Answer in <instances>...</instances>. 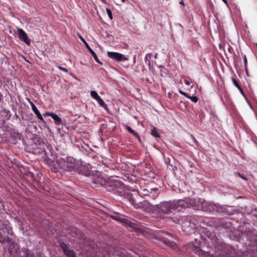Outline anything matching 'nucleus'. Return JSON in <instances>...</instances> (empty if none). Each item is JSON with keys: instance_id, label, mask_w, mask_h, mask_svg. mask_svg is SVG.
<instances>
[{"instance_id": "obj_32", "label": "nucleus", "mask_w": 257, "mask_h": 257, "mask_svg": "<svg viewBox=\"0 0 257 257\" xmlns=\"http://www.w3.org/2000/svg\"><path fill=\"white\" fill-rule=\"evenodd\" d=\"M232 82L233 83V84L237 88H238L240 86L239 84V83L238 82V81L234 78H232Z\"/></svg>"}, {"instance_id": "obj_6", "label": "nucleus", "mask_w": 257, "mask_h": 257, "mask_svg": "<svg viewBox=\"0 0 257 257\" xmlns=\"http://www.w3.org/2000/svg\"><path fill=\"white\" fill-rule=\"evenodd\" d=\"M203 211L209 212L212 214H216L218 213H226V208L225 206H220L218 204L205 201Z\"/></svg>"}, {"instance_id": "obj_48", "label": "nucleus", "mask_w": 257, "mask_h": 257, "mask_svg": "<svg viewBox=\"0 0 257 257\" xmlns=\"http://www.w3.org/2000/svg\"><path fill=\"white\" fill-rule=\"evenodd\" d=\"M146 58V59H148V55H147L146 56V58Z\"/></svg>"}, {"instance_id": "obj_3", "label": "nucleus", "mask_w": 257, "mask_h": 257, "mask_svg": "<svg viewBox=\"0 0 257 257\" xmlns=\"http://www.w3.org/2000/svg\"><path fill=\"white\" fill-rule=\"evenodd\" d=\"M242 237L246 239V251L252 257H257V231L249 223H244L239 227Z\"/></svg>"}, {"instance_id": "obj_35", "label": "nucleus", "mask_w": 257, "mask_h": 257, "mask_svg": "<svg viewBox=\"0 0 257 257\" xmlns=\"http://www.w3.org/2000/svg\"><path fill=\"white\" fill-rule=\"evenodd\" d=\"M191 137L194 143L196 145V146H198L199 145V143L195 139V138L193 135H191Z\"/></svg>"}, {"instance_id": "obj_13", "label": "nucleus", "mask_w": 257, "mask_h": 257, "mask_svg": "<svg viewBox=\"0 0 257 257\" xmlns=\"http://www.w3.org/2000/svg\"><path fill=\"white\" fill-rule=\"evenodd\" d=\"M173 210L182 211L188 207V201L185 200H173L171 201Z\"/></svg>"}, {"instance_id": "obj_37", "label": "nucleus", "mask_w": 257, "mask_h": 257, "mask_svg": "<svg viewBox=\"0 0 257 257\" xmlns=\"http://www.w3.org/2000/svg\"><path fill=\"white\" fill-rule=\"evenodd\" d=\"M237 175L239 177L242 178L243 179L246 180V178L245 177H244L243 176H242L241 174H240V173H237Z\"/></svg>"}, {"instance_id": "obj_9", "label": "nucleus", "mask_w": 257, "mask_h": 257, "mask_svg": "<svg viewBox=\"0 0 257 257\" xmlns=\"http://www.w3.org/2000/svg\"><path fill=\"white\" fill-rule=\"evenodd\" d=\"M188 207H192L194 210H203L205 201L200 198H189L187 199Z\"/></svg>"}, {"instance_id": "obj_34", "label": "nucleus", "mask_w": 257, "mask_h": 257, "mask_svg": "<svg viewBox=\"0 0 257 257\" xmlns=\"http://www.w3.org/2000/svg\"><path fill=\"white\" fill-rule=\"evenodd\" d=\"M58 68H59V69H60L64 72H68V69L65 67H63L62 66H58Z\"/></svg>"}, {"instance_id": "obj_41", "label": "nucleus", "mask_w": 257, "mask_h": 257, "mask_svg": "<svg viewBox=\"0 0 257 257\" xmlns=\"http://www.w3.org/2000/svg\"><path fill=\"white\" fill-rule=\"evenodd\" d=\"M158 194H153L152 195V197L153 199H155L157 196H158Z\"/></svg>"}, {"instance_id": "obj_21", "label": "nucleus", "mask_w": 257, "mask_h": 257, "mask_svg": "<svg viewBox=\"0 0 257 257\" xmlns=\"http://www.w3.org/2000/svg\"><path fill=\"white\" fill-rule=\"evenodd\" d=\"M157 190V188H152L151 189V191H150L147 189H144L142 190V191L139 192V194L140 196L144 197L149 196L150 194L152 193L153 191H156Z\"/></svg>"}, {"instance_id": "obj_4", "label": "nucleus", "mask_w": 257, "mask_h": 257, "mask_svg": "<svg viewBox=\"0 0 257 257\" xmlns=\"http://www.w3.org/2000/svg\"><path fill=\"white\" fill-rule=\"evenodd\" d=\"M56 162L60 168L68 172L76 171L79 166V161L71 157L60 158L56 160Z\"/></svg>"}, {"instance_id": "obj_18", "label": "nucleus", "mask_w": 257, "mask_h": 257, "mask_svg": "<svg viewBox=\"0 0 257 257\" xmlns=\"http://www.w3.org/2000/svg\"><path fill=\"white\" fill-rule=\"evenodd\" d=\"M28 100L31 105V108H32L33 111H34L35 114L37 115V117L38 118L39 121L42 122H45V120H44L42 114H41V113L40 112V111L38 109V108L36 107V106L34 104V103L33 102H32L29 98L28 99Z\"/></svg>"}, {"instance_id": "obj_10", "label": "nucleus", "mask_w": 257, "mask_h": 257, "mask_svg": "<svg viewBox=\"0 0 257 257\" xmlns=\"http://www.w3.org/2000/svg\"><path fill=\"white\" fill-rule=\"evenodd\" d=\"M215 226L218 230H223L224 229L227 231H231L233 228L232 224L230 222L223 219L217 220Z\"/></svg>"}, {"instance_id": "obj_22", "label": "nucleus", "mask_w": 257, "mask_h": 257, "mask_svg": "<svg viewBox=\"0 0 257 257\" xmlns=\"http://www.w3.org/2000/svg\"><path fill=\"white\" fill-rule=\"evenodd\" d=\"M125 128L130 133H131L134 136L137 138L138 139V140H141V138L137 132H136L134 130H133L130 126L125 125Z\"/></svg>"}, {"instance_id": "obj_1", "label": "nucleus", "mask_w": 257, "mask_h": 257, "mask_svg": "<svg viewBox=\"0 0 257 257\" xmlns=\"http://www.w3.org/2000/svg\"><path fill=\"white\" fill-rule=\"evenodd\" d=\"M194 241L189 242L187 248L199 257H233L235 250L231 245L219 242L214 231L201 227Z\"/></svg>"}, {"instance_id": "obj_47", "label": "nucleus", "mask_w": 257, "mask_h": 257, "mask_svg": "<svg viewBox=\"0 0 257 257\" xmlns=\"http://www.w3.org/2000/svg\"><path fill=\"white\" fill-rule=\"evenodd\" d=\"M122 2V3H125V0H121Z\"/></svg>"}, {"instance_id": "obj_14", "label": "nucleus", "mask_w": 257, "mask_h": 257, "mask_svg": "<svg viewBox=\"0 0 257 257\" xmlns=\"http://www.w3.org/2000/svg\"><path fill=\"white\" fill-rule=\"evenodd\" d=\"M59 245L67 257H77L75 252L70 248L69 244L61 242Z\"/></svg>"}, {"instance_id": "obj_26", "label": "nucleus", "mask_w": 257, "mask_h": 257, "mask_svg": "<svg viewBox=\"0 0 257 257\" xmlns=\"http://www.w3.org/2000/svg\"><path fill=\"white\" fill-rule=\"evenodd\" d=\"M95 100L101 107H104L106 106V104L100 96H98Z\"/></svg>"}, {"instance_id": "obj_30", "label": "nucleus", "mask_w": 257, "mask_h": 257, "mask_svg": "<svg viewBox=\"0 0 257 257\" xmlns=\"http://www.w3.org/2000/svg\"><path fill=\"white\" fill-rule=\"evenodd\" d=\"M90 95L91 97L95 99H96L98 96H99L95 91H91L90 92Z\"/></svg>"}, {"instance_id": "obj_25", "label": "nucleus", "mask_w": 257, "mask_h": 257, "mask_svg": "<svg viewBox=\"0 0 257 257\" xmlns=\"http://www.w3.org/2000/svg\"><path fill=\"white\" fill-rule=\"evenodd\" d=\"M164 242L165 244H166L167 246L173 249H175L177 247V245L174 241L165 239V240H164Z\"/></svg>"}, {"instance_id": "obj_46", "label": "nucleus", "mask_w": 257, "mask_h": 257, "mask_svg": "<svg viewBox=\"0 0 257 257\" xmlns=\"http://www.w3.org/2000/svg\"><path fill=\"white\" fill-rule=\"evenodd\" d=\"M158 54L156 53L155 55V58L156 59L157 58Z\"/></svg>"}, {"instance_id": "obj_36", "label": "nucleus", "mask_w": 257, "mask_h": 257, "mask_svg": "<svg viewBox=\"0 0 257 257\" xmlns=\"http://www.w3.org/2000/svg\"><path fill=\"white\" fill-rule=\"evenodd\" d=\"M53 114H54L53 112H46L44 114V116H50L52 117Z\"/></svg>"}, {"instance_id": "obj_28", "label": "nucleus", "mask_w": 257, "mask_h": 257, "mask_svg": "<svg viewBox=\"0 0 257 257\" xmlns=\"http://www.w3.org/2000/svg\"><path fill=\"white\" fill-rule=\"evenodd\" d=\"M243 62H244V68H245L246 72L247 73V58L246 57V55H244L243 56Z\"/></svg>"}, {"instance_id": "obj_23", "label": "nucleus", "mask_w": 257, "mask_h": 257, "mask_svg": "<svg viewBox=\"0 0 257 257\" xmlns=\"http://www.w3.org/2000/svg\"><path fill=\"white\" fill-rule=\"evenodd\" d=\"M125 128L130 133H131L134 136L137 138L138 139V140H141V138L137 132H136L134 130H133L130 126L125 125Z\"/></svg>"}, {"instance_id": "obj_24", "label": "nucleus", "mask_w": 257, "mask_h": 257, "mask_svg": "<svg viewBox=\"0 0 257 257\" xmlns=\"http://www.w3.org/2000/svg\"><path fill=\"white\" fill-rule=\"evenodd\" d=\"M52 118L54 119L55 124L59 125L62 123V119L59 117L57 114L54 113Z\"/></svg>"}, {"instance_id": "obj_19", "label": "nucleus", "mask_w": 257, "mask_h": 257, "mask_svg": "<svg viewBox=\"0 0 257 257\" xmlns=\"http://www.w3.org/2000/svg\"><path fill=\"white\" fill-rule=\"evenodd\" d=\"M0 115L3 117V118L0 119V123L4 124L6 120L10 119L11 116V113L10 110L6 109H3L0 111Z\"/></svg>"}, {"instance_id": "obj_27", "label": "nucleus", "mask_w": 257, "mask_h": 257, "mask_svg": "<svg viewBox=\"0 0 257 257\" xmlns=\"http://www.w3.org/2000/svg\"><path fill=\"white\" fill-rule=\"evenodd\" d=\"M151 135L155 138L159 137V134L158 133L157 130L156 128H154L151 130Z\"/></svg>"}, {"instance_id": "obj_45", "label": "nucleus", "mask_w": 257, "mask_h": 257, "mask_svg": "<svg viewBox=\"0 0 257 257\" xmlns=\"http://www.w3.org/2000/svg\"><path fill=\"white\" fill-rule=\"evenodd\" d=\"M101 1H102V2L103 3H104V4H105V3H106V1H105V0H101Z\"/></svg>"}, {"instance_id": "obj_31", "label": "nucleus", "mask_w": 257, "mask_h": 257, "mask_svg": "<svg viewBox=\"0 0 257 257\" xmlns=\"http://www.w3.org/2000/svg\"><path fill=\"white\" fill-rule=\"evenodd\" d=\"M106 11L108 17L110 18V20H112L113 19V17L110 9H109V8H106Z\"/></svg>"}, {"instance_id": "obj_20", "label": "nucleus", "mask_w": 257, "mask_h": 257, "mask_svg": "<svg viewBox=\"0 0 257 257\" xmlns=\"http://www.w3.org/2000/svg\"><path fill=\"white\" fill-rule=\"evenodd\" d=\"M79 38L81 40V41L84 43L86 48L91 53V54L93 56L95 61L97 62L98 63L102 64V62L99 61L96 53L92 50V49L90 48L89 45L88 44V43L86 42V41L84 39V38L82 36H80Z\"/></svg>"}, {"instance_id": "obj_2", "label": "nucleus", "mask_w": 257, "mask_h": 257, "mask_svg": "<svg viewBox=\"0 0 257 257\" xmlns=\"http://www.w3.org/2000/svg\"><path fill=\"white\" fill-rule=\"evenodd\" d=\"M169 219L176 223L180 224L182 226V231L188 235L195 233L197 223L200 225L202 224L204 225H209L206 219L197 216L194 217L175 216L170 217Z\"/></svg>"}, {"instance_id": "obj_43", "label": "nucleus", "mask_w": 257, "mask_h": 257, "mask_svg": "<svg viewBox=\"0 0 257 257\" xmlns=\"http://www.w3.org/2000/svg\"><path fill=\"white\" fill-rule=\"evenodd\" d=\"M225 4H227V0H222Z\"/></svg>"}, {"instance_id": "obj_40", "label": "nucleus", "mask_w": 257, "mask_h": 257, "mask_svg": "<svg viewBox=\"0 0 257 257\" xmlns=\"http://www.w3.org/2000/svg\"><path fill=\"white\" fill-rule=\"evenodd\" d=\"M228 50L230 53H231L232 51H233V49L231 46H229L228 49Z\"/></svg>"}, {"instance_id": "obj_16", "label": "nucleus", "mask_w": 257, "mask_h": 257, "mask_svg": "<svg viewBox=\"0 0 257 257\" xmlns=\"http://www.w3.org/2000/svg\"><path fill=\"white\" fill-rule=\"evenodd\" d=\"M107 54L108 57L111 58L113 60H116L117 62L125 61L127 60V58L125 57L123 55L118 52L108 51L107 52Z\"/></svg>"}, {"instance_id": "obj_44", "label": "nucleus", "mask_w": 257, "mask_h": 257, "mask_svg": "<svg viewBox=\"0 0 257 257\" xmlns=\"http://www.w3.org/2000/svg\"><path fill=\"white\" fill-rule=\"evenodd\" d=\"M180 4L181 5H182L184 6V2H183V1L180 2Z\"/></svg>"}, {"instance_id": "obj_7", "label": "nucleus", "mask_w": 257, "mask_h": 257, "mask_svg": "<svg viewBox=\"0 0 257 257\" xmlns=\"http://www.w3.org/2000/svg\"><path fill=\"white\" fill-rule=\"evenodd\" d=\"M12 125H4L3 126V131H4V134L6 136H7V139L9 140V138H10V140L12 139L13 140H21L22 138V135L19 133L18 132H16L15 129L12 127Z\"/></svg>"}, {"instance_id": "obj_11", "label": "nucleus", "mask_w": 257, "mask_h": 257, "mask_svg": "<svg viewBox=\"0 0 257 257\" xmlns=\"http://www.w3.org/2000/svg\"><path fill=\"white\" fill-rule=\"evenodd\" d=\"M111 218L114 220H117L124 224L127 225L134 229H140V225L138 224L135 220H129L124 217L115 216H111Z\"/></svg>"}, {"instance_id": "obj_38", "label": "nucleus", "mask_w": 257, "mask_h": 257, "mask_svg": "<svg viewBox=\"0 0 257 257\" xmlns=\"http://www.w3.org/2000/svg\"><path fill=\"white\" fill-rule=\"evenodd\" d=\"M238 90H239V91L240 92V93L242 94V95H244V92H243V90H242V89L241 88V87H239L238 88Z\"/></svg>"}, {"instance_id": "obj_8", "label": "nucleus", "mask_w": 257, "mask_h": 257, "mask_svg": "<svg viewBox=\"0 0 257 257\" xmlns=\"http://www.w3.org/2000/svg\"><path fill=\"white\" fill-rule=\"evenodd\" d=\"M156 211L160 213L169 214L173 210L172 202L170 201H163L154 207Z\"/></svg>"}, {"instance_id": "obj_17", "label": "nucleus", "mask_w": 257, "mask_h": 257, "mask_svg": "<svg viewBox=\"0 0 257 257\" xmlns=\"http://www.w3.org/2000/svg\"><path fill=\"white\" fill-rule=\"evenodd\" d=\"M17 32L19 39L27 45H30L31 44V40L28 37L27 33L21 28H18Z\"/></svg>"}, {"instance_id": "obj_42", "label": "nucleus", "mask_w": 257, "mask_h": 257, "mask_svg": "<svg viewBox=\"0 0 257 257\" xmlns=\"http://www.w3.org/2000/svg\"><path fill=\"white\" fill-rule=\"evenodd\" d=\"M45 146L47 147V148L50 150L52 149V147L49 145H45Z\"/></svg>"}, {"instance_id": "obj_33", "label": "nucleus", "mask_w": 257, "mask_h": 257, "mask_svg": "<svg viewBox=\"0 0 257 257\" xmlns=\"http://www.w3.org/2000/svg\"><path fill=\"white\" fill-rule=\"evenodd\" d=\"M179 92L182 95H184V96H185L186 98L187 97H188V94L183 91L182 90H179Z\"/></svg>"}, {"instance_id": "obj_29", "label": "nucleus", "mask_w": 257, "mask_h": 257, "mask_svg": "<svg viewBox=\"0 0 257 257\" xmlns=\"http://www.w3.org/2000/svg\"><path fill=\"white\" fill-rule=\"evenodd\" d=\"M187 98L190 99L192 102H193L194 103L197 102L198 100V98L197 96H191L189 94H188V97H187Z\"/></svg>"}, {"instance_id": "obj_15", "label": "nucleus", "mask_w": 257, "mask_h": 257, "mask_svg": "<svg viewBox=\"0 0 257 257\" xmlns=\"http://www.w3.org/2000/svg\"><path fill=\"white\" fill-rule=\"evenodd\" d=\"M92 185L94 187H98L100 186H105L106 180L102 176L100 175L94 176L92 177Z\"/></svg>"}, {"instance_id": "obj_5", "label": "nucleus", "mask_w": 257, "mask_h": 257, "mask_svg": "<svg viewBox=\"0 0 257 257\" xmlns=\"http://www.w3.org/2000/svg\"><path fill=\"white\" fill-rule=\"evenodd\" d=\"M104 187L107 191H113L115 194L118 193L119 195H121L124 188V185L119 180H112L110 179L106 180Z\"/></svg>"}, {"instance_id": "obj_39", "label": "nucleus", "mask_w": 257, "mask_h": 257, "mask_svg": "<svg viewBox=\"0 0 257 257\" xmlns=\"http://www.w3.org/2000/svg\"><path fill=\"white\" fill-rule=\"evenodd\" d=\"M184 83L187 85L189 86L190 85V82H189V81L188 80H184Z\"/></svg>"}, {"instance_id": "obj_12", "label": "nucleus", "mask_w": 257, "mask_h": 257, "mask_svg": "<svg viewBox=\"0 0 257 257\" xmlns=\"http://www.w3.org/2000/svg\"><path fill=\"white\" fill-rule=\"evenodd\" d=\"M128 200L130 203L136 208H140L144 210H146L150 206V203L147 200H144L138 203L136 202L135 200L132 197V195L129 196Z\"/></svg>"}]
</instances>
